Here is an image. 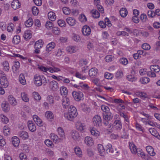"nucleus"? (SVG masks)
<instances>
[{"mask_svg":"<svg viewBox=\"0 0 160 160\" xmlns=\"http://www.w3.org/2000/svg\"><path fill=\"white\" fill-rule=\"evenodd\" d=\"M127 79L129 81L132 82L135 81L137 78L133 75H128L127 76Z\"/></svg>","mask_w":160,"mask_h":160,"instance_id":"nucleus-43","label":"nucleus"},{"mask_svg":"<svg viewBox=\"0 0 160 160\" xmlns=\"http://www.w3.org/2000/svg\"><path fill=\"white\" fill-rule=\"evenodd\" d=\"M20 143L19 139L18 137L14 136L12 138V143L13 145L16 147L18 146Z\"/></svg>","mask_w":160,"mask_h":160,"instance_id":"nucleus-24","label":"nucleus"},{"mask_svg":"<svg viewBox=\"0 0 160 160\" xmlns=\"http://www.w3.org/2000/svg\"><path fill=\"white\" fill-rule=\"evenodd\" d=\"M90 130L92 135L96 137H98L99 136L100 133L96 128H90Z\"/></svg>","mask_w":160,"mask_h":160,"instance_id":"nucleus-25","label":"nucleus"},{"mask_svg":"<svg viewBox=\"0 0 160 160\" xmlns=\"http://www.w3.org/2000/svg\"><path fill=\"white\" fill-rule=\"evenodd\" d=\"M60 92L61 95H65L68 94V90L66 88L64 87H62L60 88Z\"/></svg>","mask_w":160,"mask_h":160,"instance_id":"nucleus-46","label":"nucleus"},{"mask_svg":"<svg viewBox=\"0 0 160 160\" xmlns=\"http://www.w3.org/2000/svg\"><path fill=\"white\" fill-rule=\"evenodd\" d=\"M62 102L63 108H68L70 104V99L67 96L62 97Z\"/></svg>","mask_w":160,"mask_h":160,"instance_id":"nucleus-8","label":"nucleus"},{"mask_svg":"<svg viewBox=\"0 0 160 160\" xmlns=\"http://www.w3.org/2000/svg\"><path fill=\"white\" fill-rule=\"evenodd\" d=\"M78 115L76 108L72 105L70 106L68 109V112L65 113L64 115L65 118L70 121H72Z\"/></svg>","mask_w":160,"mask_h":160,"instance_id":"nucleus-1","label":"nucleus"},{"mask_svg":"<svg viewBox=\"0 0 160 160\" xmlns=\"http://www.w3.org/2000/svg\"><path fill=\"white\" fill-rule=\"evenodd\" d=\"M19 78V80L20 83L22 85H25L26 83V82L23 74H21Z\"/></svg>","mask_w":160,"mask_h":160,"instance_id":"nucleus-38","label":"nucleus"},{"mask_svg":"<svg viewBox=\"0 0 160 160\" xmlns=\"http://www.w3.org/2000/svg\"><path fill=\"white\" fill-rule=\"evenodd\" d=\"M45 117L49 120L52 121L54 118V115L50 111H47L45 114Z\"/></svg>","mask_w":160,"mask_h":160,"instance_id":"nucleus-30","label":"nucleus"},{"mask_svg":"<svg viewBox=\"0 0 160 160\" xmlns=\"http://www.w3.org/2000/svg\"><path fill=\"white\" fill-rule=\"evenodd\" d=\"M2 107L3 110L5 112L8 111L9 109V105L6 103H2Z\"/></svg>","mask_w":160,"mask_h":160,"instance_id":"nucleus-59","label":"nucleus"},{"mask_svg":"<svg viewBox=\"0 0 160 160\" xmlns=\"http://www.w3.org/2000/svg\"><path fill=\"white\" fill-rule=\"evenodd\" d=\"M50 87L53 91H56L58 88V82L55 81H52L50 83Z\"/></svg>","mask_w":160,"mask_h":160,"instance_id":"nucleus-21","label":"nucleus"},{"mask_svg":"<svg viewBox=\"0 0 160 160\" xmlns=\"http://www.w3.org/2000/svg\"><path fill=\"white\" fill-rule=\"evenodd\" d=\"M82 32L84 35L88 36L90 34L91 30L88 26L85 25L82 28Z\"/></svg>","mask_w":160,"mask_h":160,"instance_id":"nucleus-12","label":"nucleus"},{"mask_svg":"<svg viewBox=\"0 0 160 160\" xmlns=\"http://www.w3.org/2000/svg\"><path fill=\"white\" fill-rule=\"evenodd\" d=\"M12 8L14 10L19 8L20 6V3L17 0H14L11 4Z\"/></svg>","mask_w":160,"mask_h":160,"instance_id":"nucleus-22","label":"nucleus"},{"mask_svg":"<svg viewBox=\"0 0 160 160\" xmlns=\"http://www.w3.org/2000/svg\"><path fill=\"white\" fill-rule=\"evenodd\" d=\"M47 101L50 104H52L54 103V100L52 96L48 95L47 98Z\"/></svg>","mask_w":160,"mask_h":160,"instance_id":"nucleus-51","label":"nucleus"},{"mask_svg":"<svg viewBox=\"0 0 160 160\" xmlns=\"http://www.w3.org/2000/svg\"><path fill=\"white\" fill-rule=\"evenodd\" d=\"M33 119L38 125L39 126H42L43 123L41 120L36 115H34L33 116Z\"/></svg>","mask_w":160,"mask_h":160,"instance_id":"nucleus-20","label":"nucleus"},{"mask_svg":"<svg viewBox=\"0 0 160 160\" xmlns=\"http://www.w3.org/2000/svg\"><path fill=\"white\" fill-rule=\"evenodd\" d=\"M146 150L148 153L151 156H154L156 155L154 152V149L152 147L150 146H147L146 148Z\"/></svg>","mask_w":160,"mask_h":160,"instance_id":"nucleus-16","label":"nucleus"},{"mask_svg":"<svg viewBox=\"0 0 160 160\" xmlns=\"http://www.w3.org/2000/svg\"><path fill=\"white\" fill-rule=\"evenodd\" d=\"M72 94L75 100L77 101H79L81 100L83 96V93L79 91L72 92Z\"/></svg>","mask_w":160,"mask_h":160,"instance_id":"nucleus-5","label":"nucleus"},{"mask_svg":"<svg viewBox=\"0 0 160 160\" xmlns=\"http://www.w3.org/2000/svg\"><path fill=\"white\" fill-rule=\"evenodd\" d=\"M107 152L109 154H112L113 152V149L112 148V145L110 143L107 144L106 147Z\"/></svg>","mask_w":160,"mask_h":160,"instance_id":"nucleus-39","label":"nucleus"},{"mask_svg":"<svg viewBox=\"0 0 160 160\" xmlns=\"http://www.w3.org/2000/svg\"><path fill=\"white\" fill-rule=\"evenodd\" d=\"M20 37L17 35L13 37L12 42L14 44H17L20 42Z\"/></svg>","mask_w":160,"mask_h":160,"instance_id":"nucleus-45","label":"nucleus"},{"mask_svg":"<svg viewBox=\"0 0 160 160\" xmlns=\"http://www.w3.org/2000/svg\"><path fill=\"white\" fill-rule=\"evenodd\" d=\"M150 68L151 71L155 72H158L160 70V68L157 65H151L150 66Z\"/></svg>","mask_w":160,"mask_h":160,"instance_id":"nucleus-33","label":"nucleus"},{"mask_svg":"<svg viewBox=\"0 0 160 160\" xmlns=\"http://www.w3.org/2000/svg\"><path fill=\"white\" fill-rule=\"evenodd\" d=\"M67 22L68 23L70 26L75 25L76 23L75 19L73 18L69 17L67 19Z\"/></svg>","mask_w":160,"mask_h":160,"instance_id":"nucleus-28","label":"nucleus"},{"mask_svg":"<svg viewBox=\"0 0 160 160\" xmlns=\"http://www.w3.org/2000/svg\"><path fill=\"white\" fill-rule=\"evenodd\" d=\"M116 35L118 36H129L128 33L126 32L125 31H118L116 33Z\"/></svg>","mask_w":160,"mask_h":160,"instance_id":"nucleus-53","label":"nucleus"},{"mask_svg":"<svg viewBox=\"0 0 160 160\" xmlns=\"http://www.w3.org/2000/svg\"><path fill=\"white\" fill-rule=\"evenodd\" d=\"M60 69L58 68L55 67H48V71L51 73L56 72L60 71Z\"/></svg>","mask_w":160,"mask_h":160,"instance_id":"nucleus-37","label":"nucleus"},{"mask_svg":"<svg viewBox=\"0 0 160 160\" xmlns=\"http://www.w3.org/2000/svg\"><path fill=\"white\" fill-rule=\"evenodd\" d=\"M119 13L122 17L124 18L127 15L128 12L126 8H122L120 10Z\"/></svg>","mask_w":160,"mask_h":160,"instance_id":"nucleus-34","label":"nucleus"},{"mask_svg":"<svg viewBox=\"0 0 160 160\" xmlns=\"http://www.w3.org/2000/svg\"><path fill=\"white\" fill-rule=\"evenodd\" d=\"M129 146L132 153L134 154H136L138 149H137L136 146L133 144H130Z\"/></svg>","mask_w":160,"mask_h":160,"instance_id":"nucleus-42","label":"nucleus"},{"mask_svg":"<svg viewBox=\"0 0 160 160\" xmlns=\"http://www.w3.org/2000/svg\"><path fill=\"white\" fill-rule=\"evenodd\" d=\"M3 69L5 71H8L9 68L8 62L7 61H5L3 64Z\"/></svg>","mask_w":160,"mask_h":160,"instance_id":"nucleus-58","label":"nucleus"},{"mask_svg":"<svg viewBox=\"0 0 160 160\" xmlns=\"http://www.w3.org/2000/svg\"><path fill=\"white\" fill-rule=\"evenodd\" d=\"M74 151L76 154L80 157L82 156V151L81 149L78 147H76L74 148Z\"/></svg>","mask_w":160,"mask_h":160,"instance_id":"nucleus-44","label":"nucleus"},{"mask_svg":"<svg viewBox=\"0 0 160 160\" xmlns=\"http://www.w3.org/2000/svg\"><path fill=\"white\" fill-rule=\"evenodd\" d=\"M33 95L34 99L37 101L41 99V97L39 94L37 92H34Z\"/></svg>","mask_w":160,"mask_h":160,"instance_id":"nucleus-61","label":"nucleus"},{"mask_svg":"<svg viewBox=\"0 0 160 160\" xmlns=\"http://www.w3.org/2000/svg\"><path fill=\"white\" fill-rule=\"evenodd\" d=\"M14 65L12 67V70L14 73H17L19 72L20 64L19 62L17 61H14Z\"/></svg>","mask_w":160,"mask_h":160,"instance_id":"nucleus-10","label":"nucleus"},{"mask_svg":"<svg viewBox=\"0 0 160 160\" xmlns=\"http://www.w3.org/2000/svg\"><path fill=\"white\" fill-rule=\"evenodd\" d=\"M1 121L2 122L6 124L8 122V119L4 115L1 114Z\"/></svg>","mask_w":160,"mask_h":160,"instance_id":"nucleus-54","label":"nucleus"},{"mask_svg":"<svg viewBox=\"0 0 160 160\" xmlns=\"http://www.w3.org/2000/svg\"><path fill=\"white\" fill-rule=\"evenodd\" d=\"M43 44L42 40V39H39L36 42L34 45V48L39 49L42 47Z\"/></svg>","mask_w":160,"mask_h":160,"instance_id":"nucleus-31","label":"nucleus"},{"mask_svg":"<svg viewBox=\"0 0 160 160\" xmlns=\"http://www.w3.org/2000/svg\"><path fill=\"white\" fill-rule=\"evenodd\" d=\"M9 128L5 126L3 128V132L4 134L6 136L9 134Z\"/></svg>","mask_w":160,"mask_h":160,"instance_id":"nucleus-62","label":"nucleus"},{"mask_svg":"<svg viewBox=\"0 0 160 160\" xmlns=\"http://www.w3.org/2000/svg\"><path fill=\"white\" fill-rule=\"evenodd\" d=\"M28 127L29 130L32 132L36 131V128L35 123L32 121H29L28 122Z\"/></svg>","mask_w":160,"mask_h":160,"instance_id":"nucleus-13","label":"nucleus"},{"mask_svg":"<svg viewBox=\"0 0 160 160\" xmlns=\"http://www.w3.org/2000/svg\"><path fill=\"white\" fill-rule=\"evenodd\" d=\"M118 115H116L114 117L115 119L113 122V127L117 130H120L122 128V124L120 119L118 118Z\"/></svg>","mask_w":160,"mask_h":160,"instance_id":"nucleus-3","label":"nucleus"},{"mask_svg":"<svg viewBox=\"0 0 160 160\" xmlns=\"http://www.w3.org/2000/svg\"><path fill=\"white\" fill-rule=\"evenodd\" d=\"M63 12L66 15H68L70 13V10L67 7H64L62 8Z\"/></svg>","mask_w":160,"mask_h":160,"instance_id":"nucleus-64","label":"nucleus"},{"mask_svg":"<svg viewBox=\"0 0 160 160\" xmlns=\"http://www.w3.org/2000/svg\"><path fill=\"white\" fill-rule=\"evenodd\" d=\"M119 62L121 64L124 65H127L128 62V60L124 58H121L119 60Z\"/></svg>","mask_w":160,"mask_h":160,"instance_id":"nucleus-63","label":"nucleus"},{"mask_svg":"<svg viewBox=\"0 0 160 160\" xmlns=\"http://www.w3.org/2000/svg\"><path fill=\"white\" fill-rule=\"evenodd\" d=\"M48 17L49 19L52 21H54L56 18L55 13L53 12H50L48 13Z\"/></svg>","mask_w":160,"mask_h":160,"instance_id":"nucleus-32","label":"nucleus"},{"mask_svg":"<svg viewBox=\"0 0 160 160\" xmlns=\"http://www.w3.org/2000/svg\"><path fill=\"white\" fill-rule=\"evenodd\" d=\"M150 81V79L148 77H143L141 78L140 82L143 84H145L148 83Z\"/></svg>","mask_w":160,"mask_h":160,"instance_id":"nucleus-48","label":"nucleus"},{"mask_svg":"<svg viewBox=\"0 0 160 160\" xmlns=\"http://www.w3.org/2000/svg\"><path fill=\"white\" fill-rule=\"evenodd\" d=\"M67 52L70 54L75 53L78 50V49L76 46H70L66 48Z\"/></svg>","mask_w":160,"mask_h":160,"instance_id":"nucleus-11","label":"nucleus"},{"mask_svg":"<svg viewBox=\"0 0 160 160\" xmlns=\"http://www.w3.org/2000/svg\"><path fill=\"white\" fill-rule=\"evenodd\" d=\"M19 137L22 139H27L29 138L28 133L25 131H21L18 133Z\"/></svg>","mask_w":160,"mask_h":160,"instance_id":"nucleus-9","label":"nucleus"},{"mask_svg":"<svg viewBox=\"0 0 160 160\" xmlns=\"http://www.w3.org/2000/svg\"><path fill=\"white\" fill-rule=\"evenodd\" d=\"M137 129L140 131L142 132L144 131V128L142 127L140 124L136 123L135 126Z\"/></svg>","mask_w":160,"mask_h":160,"instance_id":"nucleus-60","label":"nucleus"},{"mask_svg":"<svg viewBox=\"0 0 160 160\" xmlns=\"http://www.w3.org/2000/svg\"><path fill=\"white\" fill-rule=\"evenodd\" d=\"M25 39L28 40L32 37V34L30 31L27 30L25 31L23 36Z\"/></svg>","mask_w":160,"mask_h":160,"instance_id":"nucleus-29","label":"nucleus"},{"mask_svg":"<svg viewBox=\"0 0 160 160\" xmlns=\"http://www.w3.org/2000/svg\"><path fill=\"white\" fill-rule=\"evenodd\" d=\"M72 138L74 140H77L79 139L80 136L79 132L76 130H72L70 132Z\"/></svg>","mask_w":160,"mask_h":160,"instance_id":"nucleus-14","label":"nucleus"},{"mask_svg":"<svg viewBox=\"0 0 160 160\" xmlns=\"http://www.w3.org/2000/svg\"><path fill=\"white\" fill-rule=\"evenodd\" d=\"M34 82L35 84L38 87L40 86L42 84L45 85L47 83L46 78L38 74L34 75Z\"/></svg>","mask_w":160,"mask_h":160,"instance_id":"nucleus-2","label":"nucleus"},{"mask_svg":"<svg viewBox=\"0 0 160 160\" xmlns=\"http://www.w3.org/2000/svg\"><path fill=\"white\" fill-rule=\"evenodd\" d=\"M114 59V57L111 55H107L105 58V61L108 62L112 61Z\"/></svg>","mask_w":160,"mask_h":160,"instance_id":"nucleus-47","label":"nucleus"},{"mask_svg":"<svg viewBox=\"0 0 160 160\" xmlns=\"http://www.w3.org/2000/svg\"><path fill=\"white\" fill-rule=\"evenodd\" d=\"M98 149L100 155L101 156H103L105 152V150L103 146L101 144H98Z\"/></svg>","mask_w":160,"mask_h":160,"instance_id":"nucleus-36","label":"nucleus"},{"mask_svg":"<svg viewBox=\"0 0 160 160\" xmlns=\"http://www.w3.org/2000/svg\"><path fill=\"white\" fill-rule=\"evenodd\" d=\"M92 16L94 18H98L100 16V13L96 9H93L91 11Z\"/></svg>","mask_w":160,"mask_h":160,"instance_id":"nucleus-40","label":"nucleus"},{"mask_svg":"<svg viewBox=\"0 0 160 160\" xmlns=\"http://www.w3.org/2000/svg\"><path fill=\"white\" fill-rule=\"evenodd\" d=\"M72 39L76 42H78L81 40L80 37L78 35L75 33L72 34Z\"/></svg>","mask_w":160,"mask_h":160,"instance_id":"nucleus-49","label":"nucleus"},{"mask_svg":"<svg viewBox=\"0 0 160 160\" xmlns=\"http://www.w3.org/2000/svg\"><path fill=\"white\" fill-rule=\"evenodd\" d=\"M33 19L31 18H29L25 22V26L27 27H30L32 26L33 24Z\"/></svg>","mask_w":160,"mask_h":160,"instance_id":"nucleus-41","label":"nucleus"},{"mask_svg":"<svg viewBox=\"0 0 160 160\" xmlns=\"http://www.w3.org/2000/svg\"><path fill=\"white\" fill-rule=\"evenodd\" d=\"M98 69L96 68H91L89 71V76L92 78L96 76L98 73Z\"/></svg>","mask_w":160,"mask_h":160,"instance_id":"nucleus-23","label":"nucleus"},{"mask_svg":"<svg viewBox=\"0 0 160 160\" xmlns=\"http://www.w3.org/2000/svg\"><path fill=\"white\" fill-rule=\"evenodd\" d=\"M103 115L104 119L106 121H110L113 118L112 114L110 112L104 113Z\"/></svg>","mask_w":160,"mask_h":160,"instance_id":"nucleus-15","label":"nucleus"},{"mask_svg":"<svg viewBox=\"0 0 160 160\" xmlns=\"http://www.w3.org/2000/svg\"><path fill=\"white\" fill-rule=\"evenodd\" d=\"M21 96L22 100L26 102H28L29 101V98L28 95L24 92L21 93Z\"/></svg>","mask_w":160,"mask_h":160,"instance_id":"nucleus-35","label":"nucleus"},{"mask_svg":"<svg viewBox=\"0 0 160 160\" xmlns=\"http://www.w3.org/2000/svg\"><path fill=\"white\" fill-rule=\"evenodd\" d=\"M58 134L59 136L62 139L65 138V136L64 130L61 127H59L57 130Z\"/></svg>","mask_w":160,"mask_h":160,"instance_id":"nucleus-18","label":"nucleus"},{"mask_svg":"<svg viewBox=\"0 0 160 160\" xmlns=\"http://www.w3.org/2000/svg\"><path fill=\"white\" fill-rule=\"evenodd\" d=\"M50 138L53 140V142H57L59 140L58 136L54 133H51L50 136Z\"/></svg>","mask_w":160,"mask_h":160,"instance_id":"nucleus-50","label":"nucleus"},{"mask_svg":"<svg viewBox=\"0 0 160 160\" xmlns=\"http://www.w3.org/2000/svg\"><path fill=\"white\" fill-rule=\"evenodd\" d=\"M14 25L12 23H10L8 25L7 27V31L9 32H12L14 30Z\"/></svg>","mask_w":160,"mask_h":160,"instance_id":"nucleus-56","label":"nucleus"},{"mask_svg":"<svg viewBox=\"0 0 160 160\" xmlns=\"http://www.w3.org/2000/svg\"><path fill=\"white\" fill-rule=\"evenodd\" d=\"M76 129L80 132H83L86 129V125L85 123L81 121H78L75 123Z\"/></svg>","mask_w":160,"mask_h":160,"instance_id":"nucleus-6","label":"nucleus"},{"mask_svg":"<svg viewBox=\"0 0 160 160\" xmlns=\"http://www.w3.org/2000/svg\"><path fill=\"white\" fill-rule=\"evenodd\" d=\"M55 46V43L53 42H51L48 43L46 47V50L47 51H51Z\"/></svg>","mask_w":160,"mask_h":160,"instance_id":"nucleus-26","label":"nucleus"},{"mask_svg":"<svg viewBox=\"0 0 160 160\" xmlns=\"http://www.w3.org/2000/svg\"><path fill=\"white\" fill-rule=\"evenodd\" d=\"M84 142L86 145L89 146H92L93 144V140L90 137H86L85 138Z\"/></svg>","mask_w":160,"mask_h":160,"instance_id":"nucleus-17","label":"nucleus"},{"mask_svg":"<svg viewBox=\"0 0 160 160\" xmlns=\"http://www.w3.org/2000/svg\"><path fill=\"white\" fill-rule=\"evenodd\" d=\"M123 76V73L122 71L121 70H118L115 75L117 79H120L122 78Z\"/></svg>","mask_w":160,"mask_h":160,"instance_id":"nucleus-52","label":"nucleus"},{"mask_svg":"<svg viewBox=\"0 0 160 160\" xmlns=\"http://www.w3.org/2000/svg\"><path fill=\"white\" fill-rule=\"evenodd\" d=\"M45 144L48 147H53L54 146V144L49 139L46 140L44 141Z\"/></svg>","mask_w":160,"mask_h":160,"instance_id":"nucleus-57","label":"nucleus"},{"mask_svg":"<svg viewBox=\"0 0 160 160\" xmlns=\"http://www.w3.org/2000/svg\"><path fill=\"white\" fill-rule=\"evenodd\" d=\"M0 82L3 87L6 88L8 86L9 83L6 75H2L0 79Z\"/></svg>","mask_w":160,"mask_h":160,"instance_id":"nucleus-7","label":"nucleus"},{"mask_svg":"<svg viewBox=\"0 0 160 160\" xmlns=\"http://www.w3.org/2000/svg\"><path fill=\"white\" fill-rule=\"evenodd\" d=\"M45 26L48 29H51L52 28L53 26V23L50 21H47L45 24Z\"/></svg>","mask_w":160,"mask_h":160,"instance_id":"nucleus-55","label":"nucleus"},{"mask_svg":"<svg viewBox=\"0 0 160 160\" xmlns=\"http://www.w3.org/2000/svg\"><path fill=\"white\" fill-rule=\"evenodd\" d=\"M8 102L12 105L14 106L17 104V102L15 99L12 95H9L8 97Z\"/></svg>","mask_w":160,"mask_h":160,"instance_id":"nucleus-27","label":"nucleus"},{"mask_svg":"<svg viewBox=\"0 0 160 160\" xmlns=\"http://www.w3.org/2000/svg\"><path fill=\"white\" fill-rule=\"evenodd\" d=\"M92 122L95 126L99 127L101 126L102 121L101 117L98 115H95L92 118Z\"/></svg>","mask_w":160,"mask_h":160,"instance_id":"nucleus-4","label":"nucleus"},{"mask_svg":"<svg viewBox=\"0 0 160 160\" xmlns=\"http://www.w3.org/2000/svg\"><path fill=\"white\" fill-rule=\"evenodd\" d=\"M149 131L152 135L157 138L158 139H160V135L158 133L157 131L155 129L150 128L149 129Z\"/></svg>","mask_w":160,"mask_h":160,"instance_id":"nucleus-19","label":"nucleus"}]
</instances>
